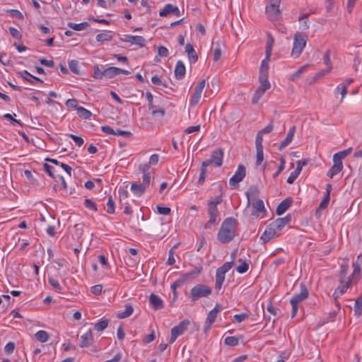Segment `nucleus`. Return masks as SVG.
<instances>
[{
    "label": "nucleus",
    "mask_w": 362,
    "mask_h": 362,
    "mask_svg": "<svg viewBox=\"0 0 362 362\" xmlns=\"http://www.w3.org/2000/svg\"><path fill=\"white\" fill-rule=\"evenodd\" d=\"M300 173V172L298 171L297 170L293 171L287 178V182L288 184H293L294 181L296 180V178L298 177Z\"/></svg>",
    "instance_id": "nucleus-59"
},
{
    "label": "nucleus",
    "mask_w": 362,
    "mask_h": 362,
    "mask_svg": "<svg viewBox=\"0 0 362 362\" xmlns=\"http://www.w3.org/2000/svg\"><path fill=\"white\" fill-rule=\"evenodd\" d=\"M189 323L190 322L189 320H184L181 321L177 325L173 327L170 330V338L169 343H174L178 337L182 335L187 330Z\"/></svg>",
    "instance_id": "nucleus-6"
},
{
    "label": "nucleus",
    "mask_w": 362,
    "mask_h": 362,
    "mask_svg": "<svg viewBox=\"0 0 362 362\" xmlns=\"http://www.w3.org/2000/svg\"><path fill=\"white\" fill-rule=\"evenodd\" d=\"M352 282L353 281L349 279H348L346 281L344 280V279L341 278L339 286L337 289L341 291V293L344 294L346 291V290L351 286Z\"/></svg>",
    "instance_id": "nucleus-37"
},
{
    "label": "nucleus",
    "mask_w": 362,
    "mask_h": 362,
    "mask_svg": "<svg viewBox=\"0 0 362 362\" xmlns=\"http://www.w3.org/2000/svg\"><path fill=\"white\" fill-rule=\"evenodd\" d=\"M223 306L220 304H216L213 310H211L207 315L206 320L204 325V332H207L210 329L211 325L214 323L218 314L222 310Z\"/></svg>",
    "instance_id": "nucleus-10"
},
{
    "label": "nucleus",
    "mask_w": 362,
    "mask_h": 362,
    "mask_svg": "<svg viewBox=\"0 0 362 362\" xmlns=\"http://www.w3.org/2000/svg\"><path fill=\"white\" fill-rule=\"evenodd\" d=\"M76 112L78 117L83 119H88L92 116V112L90 111L81 106L77 108Z\"/></svg>",
    "instance_id": "nucleus-36"
},
{
    "label": "nucleus",
    "mask_w": 362,
    "mask_h": 362,
    "mask_svg": "<svg viewBox=\"0 0 362 362\" xmlns=\"http://www.w3.org/2000/svg\"><path fill=\"white\" fill-rule=\"evenodd\" d=\"M66 106L68 108H74L76 110H77V108H78L80 106L78 105V101L75 98L68 99L65 103Z\"/></svg>",
    "instance_id": "nucleus-51"
},
{
    "label": "nucleus",
    "mask_w": 362,
    "mask_h": 362,
    "mask_svg": "<svg viewBox=\"0 0 362 362\" xmlns=\"http://www.w3.org/2000/svg\"><path fill=\"white\" fill-rule=\"evenodd\" d=\"M263 135L259 132L257 133L255 139V146L256 148H263L262 146Z\"/></svg>",
    "instance_id": "nucleus-61"
},
{
    "label": "nucleus",
    "mask_w": 362,
    "mask_h": 362,
    "mask_svg": "<svg viewBox=\"0 0 362 362\" xmlns=\"http://www.w3.org/2000/svg\"><path fill=\"white\" fill-rule=\"evenodd\" d=\"M256 164L259 165L264 160L263 148H256Z\"/></svg>",
    "instance_id": "nucleus-53"
},
{
    "label": "nucleus",
    "mask_w": 362,
    "mask_h": 362,
    "mask_svg": "<svg viewBox=\"0 0 362 362\" xmlns=\"http://www.w3.org/2000/svg\"><path fill=\"white\" fill-rule=\"evenodd\" d=\"M323 60H324V63L327 66V71H331L332 66V63H331V60H330V51L329 50H327L326 52L325 53L324 57H323Z\"/></svg>",
    "instance_id": "nucleus-47"
},
{
    "label": "nucleus",
    "mask_w": 362,
    "mask_h": 362,
    "mask_svg": "<svg viewBox=\"0 0 362 362\" xmlns=\"http://www.w3.org/2000/svg\"><path fill=\"white\" fill-rule=\"evenodd\" d=\"M223 151L221 148H218L214 151L211 153V158L202 162L204 166L208 167L210 165H214L216 167H221L223 164Z\"/></svg>",
    "instance_id": "nucleus-8"
},
{
    "label": "nucleus",
    "mask_w": 362,
    "mask_h": 362,
    "mask_svg": "<svg viewBox=\"0 0 362 362\" xmlns=\"http://www.w3.org/2000/svg\"><path fill=\"white\" fill-rule=\"evenodd\" d=\"M362 312V296L358 298L354 305V313L355 315L359 316Z\"/></svg>",
    "instance_id": "nucleus-46"
},
{
    "label": "nucleus",
    "mask_w": 362,
    "mask_h": 362,
    "mask_svg": "<svg viewBox=\"0 0 362 362\" xmlns=\"http://www.w3.org/2000/svg\"><path fill=\"white\" fill-rule=\"evenodd\" d=\"M109 325V320L107 319L102 318L95 324V329L98 332H102Z\"/></svg>",
    "instance_id": "nucleus-38"
},
{
    "label": "nucleus",
    "mask_w": 362,
    "mask_h": 362,
    "mask_svg": "<svg viewBox=\"0 0 362 362\" xmlns=\"http://www.w3.org/2000/svg\"><path fill=\"white\" fill-rule=\"evenodd\" d=\"M205 85L206 80L202 79L195 86L193 94L189 100V105L191 106H196L199 103Z\"/></svg>",
    "instance_id": "nucleus-9"
},
{
    "label": "nucleus",
    "mask_w": 362,
    "mask_h": 362,
    "mask_svg": "<svg viewBox=\"0 0 362 362\" xmlns=\"http://www.w3.org/2000/svg\"><path fill=\"white\" fill-rule=\"evenodd\" d=\"M48 282L57 292H62V286L57 279L53 276H49Z\"/></svg>",
    "instance_id": "nucleus-44"
},
{
    "label": "nucleus",
    "mask_w": 362,
    "mask_h": 362,
    "mask_svg": "<svg viewBox=\"0 0 362 362\" xmlns=\"http://www.w3.org/2000/svg\"><path fill=\"white\" fill-rule=\"evenodd\" d=\"M274 43V37L272 36L271 34H268V37H267V45H266V48H265V49H266L265 53H266L267 59L269 58L272 55V47H273Z\"/></svg>",
    "instance_id": "nucleus-32"
},
{
    "label": "nucleus",
    "mask_w": 362,
    "mask_h": 362,
    "mask_svg": "<svg viewBox=\"0 0 362 362\" xmlns=\"http://www.w3.org/2000/svg\"><path fill=\"white\" fill-rule=\"evenodd\" d=\"M124 41L131 45H139V47H144L146 42L145 39L142 36L130 35H124Z\"/></svg>",
    "instance_id": "nucleus-17"
},
{
    "label": "nucleus",
    "mask_w": 362,
    "mask_h": 362,
    "mask_svg": "<svg viewBox=\"0 0 362 362\" xmlns=\"http://www.w3.org/2000/svg\"><path fill=\"white\" fill-rule=\"evenodd\" d=\"M202 272V267H197L191 272H187L185 274L187 279H192L199 275Z\"/></svg>",
    "instance_id": "nucleus-56"
},
{
    "label": "nucleus",
    "mask_w": 362,
    "mask_h": 362,
    "mask_svg": "<svg viewBox=\"0 0 362 362\" xmlns=\"http://www.w3.org/2000/svg\"><path fill=\"white\" fill-rule=\"evenodd\" d=\"M93 77L95 79H102L104 77V70L101 71L100 66L98 64L93 66Z\"/></svg>",
    "instance_id": "nucleus-45"
},
{
    "label": "nucleus",
    "mask_w": 362,
    "mask_h": 362,
    "mask_svg": "<svg viewBox=\"0 0 362 362\" xmlns=\"http://www.w3.org/2000/svg\"><path fill=\"white\" fill-rule=\"evenodd\" d=\"M107 212L110 214H112L115 213V202L112 196H110L108 197V200L107 202Z\"/></svg>",
    "instance_id": "nucleus-49"
},
{
    "label": "nucleus",
    "mask_w": 362,
    "mask_h": 362,
    "mask_svg": "<svg viewBox=\"0 0 362 362\" xmlns=\"http://www.w3.org/2000/svg\"><path fill=\"white\" fill-rule=\"evenodd\" d=\"M252 207L254 211H252V214L259 216L260 214H264L266 212L264 204L262 200L258 199L255 202L253 203Z\"/></svg>",
    "instance_id": "nucleus-25"
},
{
    "label": "nucleus",
    "mask_w": 362,
    "mask_h": 362,
    "mask_svg": "<svg viewBox=\"0 0 362 362\" xmlns=\"http://www.w3.org/2000/svg\"><path fill=\"white\" fill-rule=\"evenodd\" d=\"M245 168L243 165H239L235 174L229 180V185L230 187L233 189L236 188L238 183L240 182L245 177Z\"/></svg>",
    "instance_id": "nucleus-11"
},
{
    "label": "nucleus",
    "mask_w": 362,
    "mask_h": 362,
    "mask_svg": "<svg viewBox=\"0 0 362 362\" xmlns=\"http://www.w3.org/2000/svg\"><path fill=\"white\" fill-rule=\"evenodd\" d=\"M185 66L182 61H178L175 67L174 73L177 79H182L185 75Z\"/></svg>",
    "instance_id": "nucleus-23"
},
{
    "label": "nucleus",
    "mask_w": 362,
    "mask_h": 362,
    "mask_svg": "<svg viewBox=\"0 0 362 362\" xmlns=\"http://www.w3.org/2000/svg\"><path fill=\"white\" fill-rule=\"evenodd\" d=\"M231 263H224L221 267L218 268L216 272L215 288L220 291L225 281V275L230 269Z\"/></svg>",
    "instance_id": "nucleus-7"
},
{
    "label": "nucleus",
    "mask_w": 362,
    "mask_h": 362,
    "mask_svg": "<svg viewBox=\"0 0 362 362\" xmlns=\"http://www.w3.org/2000/svg\"><path fill=\"white\" fill-rule=\"evenodd\" d=\"M149 303L155 310L161 309L164 306L163 300L157 295L151 293L149 296Z\"/></svg>",
    "instance_id": "nucleus-21"
},
{
    "label": "nucleus",
    "mask_w": 362,
    "mask_h": 362,
    "mask_svg": "<svg viewBox=\"0 0 362 362\" xmlns=\"http://www.w3.org/2000/svg\"><path fill=\"white\" fill-rule=\"evenodd\" d=\"M292 200L287 198L282 201L276 208L277 215H281L287 211V209L291 206Z\"/></svg>",
    "instance_id": "nucleus-26"
},
{
    "label": "nucleus",
    "mask_w": 362,
    "mask_h": 362,
    "mask_svg": "<svg viewBox=\"0 0 362 362\" xmlns=\"http://www.w3.org/2000/svg\"><path fill=\"white\" fill-rule=\"evenodd\" d=\"M151 180V175H143L142 182H134L131 185L132 192L137 197H141L149 187Z\"/></svg>",
    "instance_id": "nucleus-4"
},
{
    "label": "nucleus",
    "mask_w": 362,
    "mask_h": 362,
    "mask_svg": "<svg viewBox=\"0 0 362 362\" xmlns=\"http://www.w3.org/2000/svg\"><path fill=\"white\" fill-rule=\"evenodd\" d=\"M285 158L281 157L280 158V165L279 166V168L277 169V171L273 175V177L276 178L285 168Z\"/></svg>",
    "instance_id": "nucleus-54"
},
{
    "label": "nucleus",
    "mask_w": 362,
    "mask_h": 362,
    "mask_svg": "<svg viewBox=\"0 0 362 362\" xmlns=\"http://www.w3.org/2000/svg\"><path fill=\"white\" fill-rule=\"evenodd\" d=\"M90 291L95 295H100L103 291V286L101 284L93 286Z\"/></svg>",
    "instance_id": "nucleus-63"
},
{
    "label": "nucleus",
    "mask_w": 362,
    "mask_h": 362,
    "mask_svg": "<svg viewBox=\"0 0 362 362\" xmlns=\"http://www.w3.org/2000/svg\"><path fill=\"white\" fill-rule=\"evenodd\" d=\"M95 39L99 42H107L112 39V35L110 31H103V33L98 34Z\"/></svg>",
    "instance_id": "nucleus-33"
},
{
    "label": "nucleus",
    "mask_w": 362,
    "mask_h": 362,
    "mask_svg": "<svg viewBox=\"0 0 362 362\" xmlns=\"http://www.w3.org/2000/svg\"><path fill=\"white\" fill-rule=\"evenodd\" d=\"M168 49L164 46L158 47V54L159 57H166L168 55Z\"/></svg>",
    "instance_id": "nucleus-62"
},
{
    "label": "nucleus",
    "mask_w": 362,
    "mask_h": 362,
    "mask_svg": "<svg viewBox=\"0 0 362 362\" xmlns=\"http://www.w3.org/2000/svg\"><path fill=\"white\" fill-rule=\"evenodd\" d=\"M334 93L341 95L340 103H342L347 93V88L344 85L339 84L334 90Z\"/></svg>",
    "instance_id": "nucleus-42"
},
{
    "label": "nucleus",
    "mask_w": 362,
    "mask_h": 362,
    "mask_svg": "<svg viewBox=\"0 0 362 362\" xmlns=\"http://www.w3.org/2000/svg\"><path fill=\"white\" fill-rule=\"evenodd\" d=\"M298 20L300 22L302 23L301 27H300L301 30H306L309 28L310 25H309L308 20L307 14H304V13L300 14Z\"/></svg>",
    "instance_id": "nucleus-43"
},
{
    "label": "nucleus",
    "mask_w": 362,
    "mask_h": 362,
    "mask_svg": "<svg viewBox=\"0 0 362 362\" xmlns=\"http://www.w3.org/2000/svg\"><path fill=\"white\" fill-rule=\"evenodd\" d=\"M265 92L266 91H264L263 90L258 88L255 91V94L253 95L252 99V103H257L259 100V99L263 96Z\"/></svg>",
    "instance_id": "nucleus-50"
},
{
    "label": "nucleus",
    "mask_w": 362,
    "mask_h": 362,
    "mask_svg": "<svg viewBox=\"0 0 362 362\" xmlns=\"http://www.w3.org/2000/svg\"><path fill=\"white\" fill-rule=\"evenodd\" d=\"M309 296L308 290L306 286L303 284L300 285V291L298 293L293 295L290 300L291 305L292 306L291 317H294L298 310V304L308 298Z\"/></svg>",
    "instance_id": "nucleus-3"
},
{
    "label": "nucleus",
    "mask_w": 362,
    "mask_h": 362,
    "mask_svg": "<svg viewBox=\"0 0 362 362\" xmlns=\"http://www.w3.org/2000/svg\"><path fill=\"white\" fill-rule=\"evenodd\" d=\"M67 136L71 138L74 141L76 144L79 147L81 146L84 143L83 139L81 136H76V135H74L72 134H67Z\"/></svg>",
    "instance_id": "nucleus-57"
},
{
    "label": "nucleus",
    "mask_w": 362,
    "mask_h": 362,
    "mask_svg": "<svg viewBox=\"0 0 362 362\" xmlns=\"http://www.w3.org/2000/svg\"><path fill=\"white\" fill-rule=\"evenodd\" d=\"M333 162L334 165L327 172V176L330 178L339 173L343 169L342 162H339L337 160H333Z\"/></svg>",
    "instance_id": "nucleus-24"
},
{
    "label": "nucleus",
    "mask_w": 362,
    "mask_h": 362,
    "mask_svg": "<svg viewBox=\"0 0 362 362\" xmlns=\"http://www.w3.org/2000/svg\"><path fill=\"white\" fill-rule=\"evenodd\" d=\"M35 339L41 342H47L49 339V334L45 330H39L35 334Z\"/></svg>",
    "instance_id": "nucleus-31"
},
{
    "label": "nucleus",
    "mask_w": 362,
    "mask_h": 362,
    "mask_svg": "<svg viewBox=\"0 0 362 362\" xmlns=\"http://www.w3.org/2000/svg\"><path fill=\"white\" fill-rule=\"evenodd\" d=\"M169 14L179 16L180 11L178 7L171 4H168L159 12V15L161 17H166Z\"/></svg>",
    "instance_id": "nucleus-16"
},
{
    "label": "nucleus",
    "mask_w": 362,
    "mask_h": 362,
    "mask_svg": "<svg viewBox=\"0 0 362 362\" xmlns=\"http://www.w3.org/2000/svg\"><path fill=\"white\" fill-rule=\"evenodd\" d=\"M266 13L271 20H275L280 13L279 6H274V4H267L266 6Z\"/></svg>",
    "instance_id": "nucleus-19"
},
{
    "label": "nucleus",
    "mask_w": 362,
    "mask_h": 362,
    "mask_svg": "<svg viewBox=\"0 0 362 362\" xmlns=\"http://www.w3.org/2000/svg\"><path fill=\"white\" fill-rule=\"evenodd\" d=\"M133 311H134L133 306L129 303L126 304L124 310L119 312L117 314V317L120 319H124V318L128 317L133 313Z\"/></svg>",
    "instance_id": "nucleus-34"
},
{
    "label": "nucleus",
    "mask_w": 362,
    "mask_h": 362,
    "mask_svg": "<svg viewBox=\"0 0 362 362\" xmlns=\"http://www.w3.org/2000/svg\"><path fill=\"white\" fill-rule=\"evenodd\" d=\"M211 288L204 284H197L190 291L189 298L195 302L201 298L207 297L211 294Z\"/></svg>",
    "instance_id": "nucleus-5"
},
{
    "label": "nucleus",
    "mask_w": 362,
    "mask_h": 362,
    "mask_svg": "<svg viewBox=\"0 0 362 362\" xmlns=\"http://www.w3.org/2000/svg\"><path fill=\"white\" fill-rule=\"evenodd\" d=\"M278 233L275 231L274 228L271 226V224L268 225L264 232L262 234L260 239L264 242H269L272 238H273Z\"/></svg>",
    "instance_id": "nucleus-18"
},
{
    "label": "nucleus",
    "mask_w": 362,
    "mask_h": 362,
    "mask_svg": "<svg viewBox=\"0 0 362 362\" xmlns=\"http://www.w3.org/2000/svg\"><path fill=\"white\" fill-rule=\"evenodd\" d=\"M69 67L70 70L74 73V74H78L79 69H78V63L76 60H70L69 62Z\"/></svg>",
    "instance_id": "nucleus-52"
},
{
    "label": "nucleus",
    "mask_w": 362,
    "mask_h": 362,
    "mask_svg": "<svg viewBox=\"0 0 362 362\" xmlns=\"http://www.w3.org/2000/svg\"><path fill=\"white\" fill-rule=\"evenodd\" d=\"M269 60H270V57L268 58V59H267V56H266L265 59H264L262 61L261 66H260V69H259V76H262V75L268 76V71H269L268 62H269Z\"/></svg>",
    "instance_id": "nucleus-40"
},
{
    "label": "nucleus",
    "mask_w": 362,
    "mask_h": 362,
    "mask_svg": "<svg viewBox=\"0 0 362 362\" xmlns=\"http://www.w3.org/2000/svg\"><path fill=\"white\" fill-rule=\"evenodd\" d=\"M259 81L260 85L258 88L263 90L264 91H266L267 90L270 88L271 85H270L269 81H268V76H267V75L259 76Z\"/></svg>",
    "instance_id": "nucleus-30"
},
{
    "label": "nucleus",
    "mask_w": 362,
    "mask_h": 362,
    "mask_svg": "<svg viewBox=\"0 0 362 362\" xmlns=\"http://www.w3.org/2000/svg\"><path fill=\"white\" fill-rule=\"evenodd\" d=\"M349 269V259L347 258L343 259L342 263L340 267V277L345 279Z\"/></svg>",
    "instance_id": "nucleus-41"
},
{
    "label": "nucleus",
    "mask_w": 362,
    "mask_h": 362,
    "mask_svg": "<svg viewBox=\"0 0 362 362\" xmlns=\"http://www.w3.org/2000/svg\"><path fill=\"white\" fill-rule=\"evenodd\" d=\"M185 52L187 54L190 62L194 63L197 61V55L193 46L191 44H187L185 46Z\"/></svg>",
    "instance_id": "nucleus-28"
},
{
    "label": "nucleus",
    "mask_w": 362,
    "mask_h": 362,
    "mask_svg": "<svg viewBox=\"0 0 362 362\" xmlns=\"http://www.w3.org/2000/svg\"><path fill=\"white\" fill-rule=\"evenodd\" d=\"M362 264V259L361 258V255H358L356 258V260L353 263V272L351 275L348 278L351 279L352 281L356 277H358L361 274V265Z\"/></svg>",
    "instance_id": "nucleus-20"
},
{
    "label": "nucleus",
    "mask_w": 362,
    "mask_h": 362,
    "mask_svg": "<svg viewBox=\"0 0 362 362\" xmlns=\"http://www.w3.org/2000/svg\"><path fill=\"white\" fill-rule=\"evenodd\" d=\"M67 25L70 28H71L74 30L81 31V30H84L85 28H86L88 26V22H82L80 23H72V22H69L67 23Z\"/></svg>",
    "instance_id": "nucleus-39"
},
{
    "label": "nucleus",
    "mask_w": 362,
    "mask_h": 362,
    "mask_svg": "<svg viewBox=\"0 0 362 362\" xmlns=\"http://www.w3.org/2000/svg\"><path fill=\"white\" fill-rule=\"evenodd\" d=\"M93 335L92 331L90 329L81 336L79 346L81 348L88 347L93 343Z\"/></svg>",
    "instance_id": "nucleus-15"
},
{
    "label": "nucleus",
    "mask_w": 362,
    "mask_h": 362,
    "mask_svg": "<svg viewBox=\"0 0 362 362\" xmlns=\"http://www.w3.org/2000/svg\"><path fill=\"white\" fill-rule=\"evenodd\" d=\"M129 73L130 72L129 71L125 69H122L115 66H110L104 69V77L107 79H110L114 78L115 76L120 74L128 75L129 74Z\"/></svg>",
    "instance_id": "nucleus-12"
},
{
    "label": "nucleus",
    "mask_w": 362,
    "mask_h": 362,
    "mask_svg": "<svg viewBox=\"0 0 362 362\" xmlns=\"http://www.w3.org/2000/svg\"><path fill=\"white\" fill-rule=\"evenodd\" d=\"M224 342L228 346H234L238 344V339L235 337H227L225 338Z\"/></svg>",
    "instance_id": "nucleus-55"
},
{
    "label": "nucleus",
    "mask_w": 362,
    "mask_h": 362,
    "mask_svg": "<svg viewBox=\"0 0 362 362\" xmlns=\"http://www.w3.org/2000/svg\"><path fill=\"white\" fill-rule=\"evenodd\" d=\"M309 66V64H305L300 67L296 72L290 75L289 79L294 81L299 78L304 72L308 71Z\"/></svg>",
    "instance_id": "nucleus-29"
},
{
    "label": "nucleus",
    "mask_w": 362,
    "mask_h": 362,
    "mask_svg": "<svg viewBox=\"0 0 362 362\" xmlns=\"http://www.w3.org/2000/svg\"><path fill=\"white\" fill-rule=\"evenodd\" d=\"M84 206L86 208L93 211H97L98 210L96 204L90 199H86L84 200Z\"/></svg>",
    "instance_id": "nucleus-48"
},
{
    "label": "nucleus",
    "mask_w": 362,
    "mask_h": 362,
    "mask_svg": "<svg viewBox=\"0 0 362 362\" xmlns=\"http://www.w3.org/2000/svg\"><path fill=\"white\" fill-rule=\"evenodd\" d=\"M208 214L209 219L204 225L205 228H210L216 222L219 213L218 211V209L214 208V206L212 205V206H208Z\"/></svg>",
    "instance_id": "nucleus-14"
},
{
    "label": "nucleus",
    "mask_w": 362,
    "mask_h": 362,
    "mask_svg": "<svg viewBox=\"0 0 362 362\" xmlns=\"http://www.w3.org/2000/svg\"><path fill=\"white\" fill-rule=\"evenodd\" d=\"M11 35L16 39L20 40L22 37L21 33L16 28L13 27L9 28Z\"/></svg>",
    "instance_id": "nucleus-64"
},
{
    "label": "nucleus",
    "mask_w": 362,
    "mask_h": 362,
    "mask_svg": "<svg viewBox=\"0 0 362 362\" xmlns=\"http://www.w3.org/2000/svg\"><path fill=\"white\" fill-rule=\"evenodd\" d=\"M352 151V148L350 147L346 150L339 151L336 153L333 156V160H337L339 162H342V159L345 158L347 156H349Z\"/></svg>",
    "instance_id": "nucleus-35"
},
{
    "label": "nucleus",
    "mask_w": 362,
    "mask_h": 362,
    "mask_svg": "<svg viewBox=\"0 0 362 362\" xmlns=\"http://www.w3.org/2000/svg\"><path fill=\"white\" fill-rule=\"evenodd\" d=\"M237 221L233 218H227L222 223L217 234V239L221 243L230 242L235 235Z\"/></svg>",
    "instance_id": "nucleus-1"
},
{
    "label": "nucleus",
    "mask_w": 362,
    "mask_h": 362,
    "mask_svg": "<svg viewBox=\"0 0 362 362\" xmlns=\"http://www.w3.org/2000/svg\"><path fill=\"white\" fill-rule=\"evenodd\" d=\"M295 132H296L295 126H293L289 129V130L287 133L286 137L279 145V150H282L292 141V140L293 139V137H294Z\"/></svg>",
    "instance_id": "nucleus-22"
},
{
    "label": "nucleus",
    "mask_w": 362,
    "mask_h": 362,
    "mask_svg": "<svg viewBox=\"0 0 362 362\" xmlns=\"http://www.w3.org/2000/svg\"><path fill=\"white\" fill-rule=\"evenodd\" d=\"M119 200L121 204H128L127 199L129 197V192L127 186L120 187L118 189Z\"/></svg>",
    "instance_id": "nucleus-27"
},
{
    "label": "nucleus",
    "mask_w": 362,
    "mask_h": 362,
    "mask_svg": "<svg viewBox=\"0 0 362 362\" xmlns=\"http://www.w3.org/2000/svg\"><path fill=\"white\" fill-rule=\"evenodd\" d=\"M248 269H249V264L245 261H243L236 268V270L239 274H244L248 270Z\"/></svg>",
    "instance_id": "nucleus-58"
},
{
    "label": "nucleus",
    "mask_w": 362,
    "mask_h": 362,
    "mask_svg": "<svg viewBox=\"0 0 362 362\" xmlns=\"http://www.w3.org/2000/svg\"><path fill=\"white\" fill-rule=\"evenodd\" d=\"M291 220V215H287L284 218H279L270 224L274 228L275 231L279 233Z\"/></svg>",
    "instance_id": "nucleus-13"
},
{
    "label": "nucleus",
    "mask_w": 362,
    "mask_h": 362,
    "mask_svg": "<svg viewBox=\"0 0 362 362\" xmlns=\"http://www.w3.org/2000/svg\"><path fill=\"white\" fill-rule=\"evenodd\" d=\"M206 168H207V167L204 166L203 164H202L201 171H200L199 180H198V182L201 184H202L206 179V171H207Z\"/></svg>",
    "instance_id": "nucleus-60"
},
{
    "label": "nucleus",
    "mask_w": 362,
    "mask_h": 362,
    "mask_svg": "<svg viewBox=\"0 0 362 362\" xmlns=\"http://www.w3.org/2000/svg\"><path fill=\"white\" fill-rule=\"evenodd\" d=\"M307 37L300 33H296L293 35V47L291 56L296 59L303 52L306 46Z\"/></svg>",
    "instance_id": "nucleus-2"
}]
</instances>
